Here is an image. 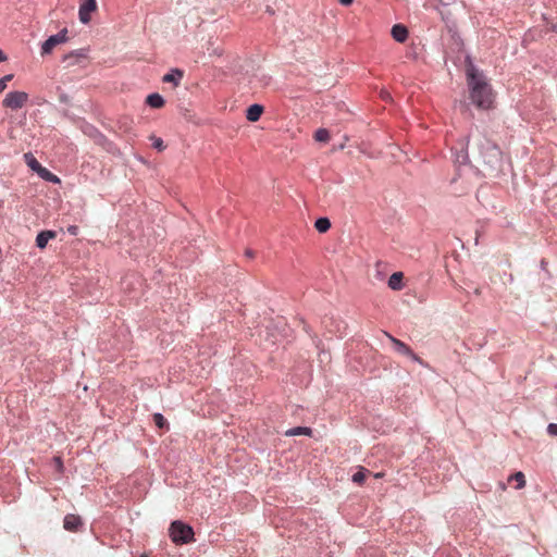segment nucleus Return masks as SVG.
<instances>
[{"mask_svg":"<svg viewBox=\"0 0 557 557\" xmlns=\"http://www.w3.org/2000/svg\"><path fill=\"white\" fill-rule=\"evenodd\" d=\"M370 473L369 470L364 468H360L354 475L352 481L357 484H362L367 478V475Z\"/></svg>","mask_w":557,"mask_h":557,"instance_id":"21","label":"nucleus"},{"mask_svg":"<svg viewBox=\"0 0 557 557\" xmlns=\"http://www.w3.org/2000/svg\"><path fill=\"white\" fill-rule=\"evenodd\" d=\"M386 336L389 338L392 344L394 345V348L397 352L408 356L414 361H420V358L412 351V349L406 345L404 342L395 338L394 336L389 335L388 333H385Z\"/></svg>","mask_w":557,"mask_h":557,"instance_id":"6","label":"nucleus"},{"mask_svg":"<svg viewBox=\"0 0 557 557\" xmlns=\"http://www.w3.org/2000/svg\"><path fill=\"white\" fill-rule=\"evenodd\" d=\"M42 178H45L46 181L48 182H51V183H59L60 182V178L54 175L53 173H51L50 171H48L46 168H41L38 172H37Z\"/></svg>","mask_w":557,"mask_h":557,"instance_id":"19","label":"nucleus"},{"mask_svg":"<svg viewBox=\"0 0 557 557\" xmlns=\"http://www.w3.org/2000/svg\"><path fill=\"white\" fill-rule=\"evenodd\" d=\"M153 422L159 429H169V424L161 413L153 414Z\"/></svg>","mask_w":557,"mask_h":557,"instance_id":"23","label":"nucleus"},{"mask_svg":"<svg viewBox=\"0 0 557 557\" xmlns=\"http://www.w3.org/2000/svg\"><path fill=\"white\" fill-rule=\"evenodd\" d=\"M374 476H375L376 479L382 478V476H383V473H382V472H379V473L374 474Z\"/></svg>","mask_w":557,"mask_h":557,"instance_id":"32","label":"nucleus"},{"mask_svg":"<svg viewBox=\"0 0 557 557\" xmlns=\"http://www.w3.org/2000/svg\"><path fill=\"white\" fill-rule=\"evenodd\" d=\"M480 153L484 163L491 169H496L500 164L502 152L499 148L487 139H484L480 146Z\"/></svg>","mask_w":557,"mask_h":557,"instance_id":"3","label":"nucleus"},{"mask_svg":"<svg viewBox=\"0 0 557 557\" xmlns=\"http://www.w3.org/2000/svg\"><path fill=\"white\" fill-rule=\"evenodd\" d=\"M468 87L471 102L481 110H488L493 107L494 94L484 76L474 67L467 71Z\"/></svg>","mask_w":557,"mask_h":557,"instance_id":"1","label":"nucleus"},{"mask_svg":"<svg viewBox=\"0 0 557 557\" xmlns=\"http://www.w3.org/2000/svg\"><path fill=\"white\" fill-rule=\"evenodd\" d=\"M82 525V519L79 516L69 513L64 517L63 527L70 532H76Z\"/></svg>","mask_w":557,"mask_h":557,"instance_id":"9","label":"nucleus"},{"mask_svg":"<svg viewBox=\"0 0 557 557\" xmlns=\"http://www.w3.org/2000/svg\"><path fill=\"white\" fill-rule=\"evenodd\" d=\"M24 157H25V160H26L28 166L33 171L38 172L42 168L41 164L36 160V158L33 154L26 153Z\"/></svg>","mask_w":557,"mask_h":557,"instance_id":"20","label":"nucleus"},{"mask_svg":"<svg viewBox=\"0 0 557 557\" xmlns=\"http://www.w3.org/2000/svg\"><path fill=\"white\" fill-rule=\"evenodd\" d=\"M509 481H515L517 485L515 488L521 490L525 486V478L524 474L521 471L516 472L515 474L510 475Z\"/></svg>","mask_w":557,"mask_h":557,"instance_id":"18","label":"nucleus"},{"mask_svg":"<svg viewBox=\"0 0 557 557\" xmlns=\"http://www.w3.org/2000/svg\"><path fill=\"white\" fill-rule=\"evenodd\" d=\"M57 234L53 231H42L36 237L37 247L44 249L48 242L52 238H55Z\"/></svg>","mask_w":557,"mask_h":557,"instance_id":"13","label":"nucleus"},{"mask_svg":"<svg viewBox=\"0 0 557 557\" xmlns=\"http://www.w3.org/2000/svg\"><path fill=\"white\" fill-rule=\"evenodd\" d=\"M246 256H247L248 258H253V257H255V252H253L252 250H250V249H247V250H246Z\"/></svg>","mask_w":557,"mask_h":557,"instance_id":"30","label":"nucleus"},{"mask_svg":"<svg viewBox=\"0 0 557 557\" xmlns=\"http://www.w3.org/2000/svg\"><path fill=\"white\" fill-rule=\"evenodd\" d=\"M263 113V107L261 104H251L246 112V119L249 122H257Z\"/></svg>","mask_w":557,"mask_h":557,"instance_id":"12","label":"nucleus"},{"mask_svg":"<svg viewBox=\"0 0 557 557\" xmlns=\"http://www.w3.org/2000/svg\"><path fill=\"white\" fill-rule=\"evenodd\" d=\"M404 274L401 272L393 273L388 278V287L393 290H400L403 288Z\"/></svg>","mask_w":557,"mask_h":557,"instance_id":"14","label":"nucleus"},{"mask_svg":"<svg viewBox=\"0 0 557 557\" xmlns=\"http://www.w3.org/2000/svg\"><path fill=\"white\" fill-rule=\"evenodd\" d=\"M285 435L286 436H296V435L311 436L312 435V430L310 428H307V426H296V428L287 430L285 432Z\"/></svg>","mask_w":557,"mask_h":557,"instance_id":"16","label":"nucleus"},{"mask_svg":"<svg viewBox=\"0 0 557 557\" xmlns=\"http://www.w3.org/2000/svg\"><path fill=\"white\" fill-rule=\"evenodd\" d=\"M67 232L71 234V235H77L78 234V226L76 225H70L67 227Z\"/></svg>","mask_w":557,"mask_h":557,"instance_id":"28","label":"nucleus"},{"mask_svg":"<svg viewBox=\"0 0 557 557\" xmlns=\"http://www.w3.org/2000/svg\"><path fill=\"white\" fill-rule=\"evenodd\" d=\"M184 76V72L180 69H173L162 77L163 83H171L177 87Z\"/></svg>","mask_w":557,"mask_h":557,"instance_id":"10","label":"nucleus"},{"mask_svg":"<svg viewBox=\"0 0 557 557\" xmlns=\"http://www.w3.org/2000/svg\"><path fill=\"white\" fill-rule=\"evenodd\" d=\"M342 5L348 7L350 5L354 0H338Z\"/></svg>","mask_w":557,"mask_h":557,"instance_id":"29","label":"nucleus"},{"mask_svg":"<svg viewBox=\"0 0 557 557\" xmlns=\"http://www.w3.org/2000/svg\"><path fill=\"white\" fill-rule=\"evenodd\" d=\"M28 101V94L25 91H11L7 94L2 101L4 108L17 110L23 108Z\"/></svg>","mask_w":557,"mask_h":557,"instance_id":"4","label":"nucleus"},{"mask_svg":"<svg viewBox=\"0 0 557 557\" xmlns=\"http://www.w3.org/2000/svg\"><path fill=\"white\" fill-rule=\"evenodd\" d=\"M149 139L152 141L153 148L157 149L158 151H163L165 149V145L160 137L151 135Z\"/></svg>","mask_w":557,"mask_h":557,"instance_id":"24","label":"nucleus"},{"mask_svg":"<svg viewBox=\"0 0 557 557\" xmlns=\"http://www.w3.org/2000/svg\"><path fill=\"white\" fill-rule=\"evenodd\" d=\"M169 534L175 544H187L194 541L193 528L182 521L172 522Z\"/></svg>","mask_w":557,"mask_h":557,"instance_id":"2","label":"nucleus"},{"mask_svg":"<svg viewBox=\"0 0 557 557\" xmlns=\"http://www.w3.org/2000/svg\"><path fill=\"white\" fill-rule=\"evenodd\" d=\"M392 36L398 42H405L408 37V29L401 24H396L392 28Z\"/></svg>","mask_w":557,"mask_h":557,"instance_id":"11","label":"nucleus"},{"mask_svg":"<svg viewBox=\"0 0 557 557\" xmlns=\"http://www.w3.org/2000/svg\"><path fill=\"white\" fill-rule=\"evenodd\" d=\"M314 227L317 228L318 232L325 233L330 230L331 222L327 218H320L315 221Z\"/></svg>","mask_w":557,"mask_h":557,"instance_id":"17","label":"nucleus"},{"mask_svg":"<svg viewBox=\"0 0 557 557\" xmlns=\"http://www.w3.org/2000/svg\"><path fill=\"white\" fill-rule=\"evenodd\" d=\"M87 59V50L78 49L74 50L63 57V62L66 66H73L79 64L83 60Z\"/></svg>","mask_w":557,"mask_h":557,"instance_id":"8","label":"nucleus"},{"mask_svg":"<svg viewBox=\"0 0 557 557\" xmlns=\"http://www.w3.org/2000/svg\"><path fill=\"white\" fill-rule=\"evenodd\" d=\"M547 432H548V434H550L553 436H557V423L548 424Z\"/></svg>","mask_w":557,"mask_h":557,"instance_id":"27","label":"nucleus"},{"mask_svg":"<svg viewBox=\"0 0 557 557\" xmlns=\"http://www.w3.org/2000/svg\"><path fill=\"white\" fill-rule=\"evenodd\" d=\"M314 139L321 143H327L330 140V133L325 128H319L314 133Z\"/></svg>","mask_w":557,"mask_h":557,"instance_id":"22","label":"nucleus"},{"mask_svg":"<svg viewBox=\"0 0 557 557\" xmlns=\"http://www.w3.org/2000/svg\"><path fill=\"white\" fill-rule=\"evenodd\" d=\"M4 60H5V57H4L3 52L0 50V62H2Z\"/></svg>","mask_w":557,"mask_h":557,"instance_id":"31","label":"nucleus"},{"mask_svg":"<svg viewBox=\"0 0 557 557\" xmlns=\"http://www.w3.org/2000/svg\"><path fill=\"white\" fill-rule=\"evenodd\" d=\"M140 557H148L147 555H141Z\"/></svg>","mask_w":557,"mask_h":557,"instance_id":"33","label":"nucleus"},{"mask_svg":"<svg viewBox=\"0 0 557 557\" xmlns=\"http://www.w3.org/2000/svg\"><path fill=\"white\" fill-rule=\"evenodd\" d=\"M13 78L12 74H8L0 78V92H2L7 88V84Z\"/></svg>","mask_w":557,"mask_h":557,"instance_id":"25","label":"nucleus"},{"mask_svg":"<svg viewBox=\"0 0 557 557\" xmlns=\"http://www.w3.org/2000/svg\"><path fill=\"white\" fill-rule=\"evenodd\" d=\"M146 102L156 109H160L164 106V99L159 94H151L147 97Z\"/></svg>","mask_w":557,"mask_h":557,"instance_id":"15","label":"nucleus"},{"mask_svg":"<svg viewBox=\"0 0 557 557\" xmlns=\"http://www.w3.org/2000/svg\"><path fill=\"white\" fill-rule=\"evenodd\" d=\"M97 2L96 0H84V2L79 7V21L84 24L89 23L90 13L96 11Z\"/></svg>","mask_w":557,"mask_h":557,"instance_id":"7","label":"nucleus"},{"mask_svg":"<svg viewBox=\"0 0 557 557\" xmlns=\"http://www.w3.org/2000/svg\"><path fill=\"white\" fill-rule=\"evenodd\" d=\"M53 462H54V466H55V469L61 472L63 470V462H62V459L61 457H54L53 458Z\"/></svg>","mask_w":557,"mask_h":557,"instance_id":"26","label":"nucleus"},{"mask_svg":"<svg viewBox=\"0 0 557 557\" xmlns=\"http://www.w3.org/2000/svg\"><path fill=\"white\" fill-rule=\"evenodd\" d=\"M67 29L63 28L58 34L50 36L42 45H41V54H50L53 49L61 44L67 41Z\"/></svg>","mask_w":557,"mask_h":557,"instance_id":"5","label":"nucleus"}]
</instances>
